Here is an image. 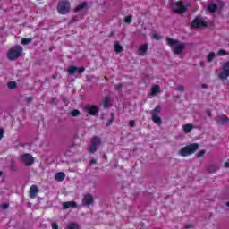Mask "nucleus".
I'll return each mask as SVG.
<instances>
[{
	"instance_id": "obj_33",
	"label": "nucleus",
	"mask_w": 229,
	"mask_h": 229,
	"mask_svg": "<svg viewBox=\"0 0 229 229\" xmlns=\"http://www.w3.org/2000/svg\"><path fill=\"white\" fill-rule=\"evenodd\" d=\"M131 21H132L131 16H126V17L124 18V22H125L126 24H131Z\"/></svg>"
},
{
	"instance_id": "obj_47",
	"label": "nucleus",
	"mask_w": 229,
	"mask_h": 229,
	"mask_svg": "<svg viewBox=\"0 0 229 229\" xmlns=\"http://www.w3.org/2000/svg\"><path fill=\"white\" fill-rule=\"evenodd\" d=\"M96 159H91L90 161H89V164H96Z\"/></svg>"
},
{
	"instance_id": "obj_10",
	"label": "nucleus",
	"mask_w": 229,
	"mask_h": 229,
	"mask_svg": "<svg viewBox=\"0 0 229 229\" xmlns=\"http://www.w3.org/2000/svg\"><path fill=\"white\" fill-rule=\"evenodd\" d=\"M85 110L89 115H93V117H96L99 114V106L96 105L88 106L85 107Z\"/></svg>"
},
{
	"instance_id": "obj_50",
	"label": "nucleus",
	"mask_w": 229,
	"mask_h": 229,
	"mask_svg": "<svg viewBox=\"0 0 229 229\" xmlns=\"http://www.w3.org/2000/svg\"><path fill=\"white\" fill-rule=\"evenodd\" d=\"M208 86L207 84H202V89H207Z\"/></svg>"
},
{
	"instance_id": "obj_7",
	"label": "nucleus",
	"mask_w": 229,
	"mask_h": 229,
	"mask_svg": "<svg viewBox=\"0 0 229 229\" xmlns=\"http://www.w3.org/2000/svg\"><path fill=\"white\" fill-rule=\"evenodd\" d=\"M208 23L207 21H203L199 17H196L192 21H191V28L198 29V28H207Z\"/></svg>"
},
{
	"instance_id": "obj_40",
	"label": "nucleus",
	"mask_w": 229,
	"mask_h": 229,
	"mask_svg": "<svg viewBox=\"0 0 229 229\" xmlns=\"http://www.w3.org/2000/svg\"><path fill=\"white\" fill-rule=\"evenodd\" d=\"M25 100H26L27 103H31V101H33V98H31V97H27V98H25Z\"/></svg>"
},
{
	"instance_id": "obj_5",
	"label": "nucleus",
	"mask_w": 229,
	"mask_h": 229,
	"mask_svg": "<svg viewBox=\"0 0 229 229\" xmlns=\"http://www.w3.org/2000/svg\"><path fill=\"white\" fill-rule=\"evenodd\" d=\"M57 12L61 15H67L71 12V3L68 0H60L57 4Z\"/></svg>"
},
{
	"instance_id": "obj_49",
	"label": "nucleus",
	"mask_w": 229,
	"mask_h": 229,
	"mask_svg": "<svg viewBox=\"0 0 229 229\" xmlns=\"http://www.w3.org/2000/svg\"><path fill=\"white\" fill-rule=\"evenodd\" d=\"M225 167H226V168L229 167V163H228V162H225Z\"/></svg>"
},
{
	"instance_id": "obj_28",
	"label": "nucleus",
	"mask_w": 229,
	"mask_h": 229,
	"mask_svg": "<svg viewBox=\"0 0 229 229\" xmlns=\"http://www.w3.org/2000/svg\"><path fill=\"white\" fill-rule=\"evenodd\" d=\"M30 42H31V38H24L21 39V44L23 46H28V44H30Z\"/></svg>"
},
{
	"instance_id": "obj_27",
	"label": "nucleus",
	"mask_w": 229,
	"mask_h": 229,
	"mask_svg": "<svg viewBox=\"0 0 229 229\" xmlns=\"http://www.w3.org/2000/svg\"><path fill=\"white\" fill-rule=\"evenodd\" d=\"M158 114H160V106H157L152 111V115H158Z\"/></svg>"
},
{
	"instance_id": "obj_31",
	"label": "nucleus",
	"mask_w": 229,
	"mask_h": 229,
	"mask_svg": "<svg viewBox=\"0 0 229 229\" xmlns=\"http://www.w3.org/2000/svg\"><path fill=\"white\" fill-rule=\"evenodd\" d=\"M71 115L72 117H78V115H80V110L74 109L71 112Z\"/></svg>"
},
{
	"instance_id": "obj_23",
	"label": "nucleus",
	"mask_w": 229,
	"mask_h": 229,
	"mask_svg": "<svg viewBox=\"0 0 229 229\" xmlns=\"http://www.w3.org/2000/svg\"><path fill=\"white\" fill-rule=\"evenodd\" d=\"M192 128H193L192 124L188 123L184 125L183 130L185 133H191L192 131Z\"/></svg>"
},
{
	"instance_id": "obj_48",
	"label": "nucleus",
	"mask_w": 229,
	"mask_h": 229,
	"mask_svg": "<svg viewBox=\"0 0 229 229\" xmlns=\"http://www.w3.org/2000/svg\"><path fill=\"white\" fill-rule=\"evenodd\" d=\"M192 228V225H188L185 226V229Z\"/></svg>"
},
{
	"instance_id": "obj_1",
	"label": "nucleus",
	"mask_w": 229,
	"mask_h": 229,
	"mask_svg": "<svg viewBox=\"0 0 229 229\" xmlns=\"http://www.w3.org/2000/svg\"><path fill=\"white\" fill-rule=\"evenodd\" d=\"M22 51H24V48L22 47V46L15 45L8 50L7 58L11 62L18 60V58H21V56H22Z\"/></svg>"
},
{
	"instance_id": "obj_16",
	"label": "nucleus",
	"mask_w": 229,
	"mask_h": 229,
	"mask_svg": "<svg viewBox=\"0 0 229 229\" xmlns=\"http://www.w3.org/2000/svg\"><path fill=\"white\" fill-rule=\"evenodd\" d=\"M65 180V173L58 172L55 174V181L56 182H64Z\"/></svg>"
},
{
	"instance_id": "obj_45",
	"label": "nucleus",
	"mask_w": 229,
	"mask_h": 229,
	"mask_svg": "<svg viewBox=\"0 0 229 229\" xmlns=\"http://www.w3.org/2000/svg\"><path fill=\"white\" fill-rule=\"evenodd\" d=\"M110 119L112 120V121H114L115 120V115L114 114V113H111L110 114Z\"/></svg>"
},
{
	"instance_id": "obj_41",
	"label": "nucleus",
	"mask_w": 229,
	"mask_h": 229,
	"mask_svg": "<svg viewBox=\"0 0 229 229\" xmlns=\"http://www.w3.org/2000/svg\"><path fill=\"white\" fill-rule=\"evenodd\" d=\"M4 136V130L0 129V140L1 139H3Z\"/></svg>"
},
{
	"instance_id": "obj_17",
	"label": "nucleus",
	"mask_w": 229,
	"mask_h": 229,
	"mask_svg": "<svg viewBox=\"0 0 229 229\" xmlns=\"http://www.w3.org/2000/svg\"><path fill=\"white\" fill-rule=\"evenodd\" d=\"M152 121L158 126H160V124H162V118H160V116H158V114H152Z\"/></svg>"
},
{
	"instance_id": "obj_43",
	"label": "nucleus",
	"mask_w": 229,
	"mask_h": 229,
	"mask_svg": "<svg viewBox=\"0 0 229 229\" xmlns=\"http://www.w3.org/2000/svg\"><path fill=\"white\" fill-rule=\"evenodd\" d=\"M52 229H58V224L53 223L52 224Z\"/></svg>"
},
{
	"instance_id": "obj_18",
	"label": "nucleus",
	"mask_w": 229,
	"mask_h": 229,
	"mask_svg": "<svg viewBox=\"0 0 229 229\" xmlns=\"http://www.w3.org/2000/svg\"><path fill=\"white\" fill-rule=\"evenodd\" d=\"M217 8H218L217 4H216L214 3H210L208 5V12H210V13H214L217 10Z\"/></svg>"
},
{
	"instance_id": "obj_14",
	"label": "nucleus",
	"mask_w": 229,
	"mask_h": 229,
	"mask_svg": "<svg viewBox=\"0 0 229 229\" xmlns=\"http://www.w3.org/2000/svg\"><path fill=\"white\" fill-rule=\"evenodd\" d=\"M77 204L74 201H67L63 203V208H64V210H67V208H76Z\"/></svg>"
},
{
	"instance_id": "obj_6",
	"label": "nucleus",
	"mask_w": 229,
	"mask_h": 229,
	"mask_svg": "<svg viewBox=\"0 0 229 229\" xmlns=\"http://www.w3.org/2000/svg\"><path fill=\"white\" fill-rule=\"evenodd\" d=\"M21 160L22 162V164H24V165H26V167H30V165H33V156H31V154H23L22 156H21Z\"/></svg>"
},
{
	"instance_id": "obj_53",
	"label": "nucleus",
	"mask_w": 229,
	"mask_h": 229,
	"mask_svg": "<svg viewBox=\"0 0 229 229\" xmlns=\"http://www.w3.org/2000/svg\"><path fill=\"white\" fill-rule=\"evenodd\" d=\"M199 1H201V0H199Z\"/></svg>"
},
{
	"instance_id": "obj_8",
	"label": "nucleus",
	"mask_w": 229,
	"mask_h": 229,
	"mask_svg": "<svg viewBox=\"0 0 229 229\" xmlns=\"http://www.w3.org/2000/svg\"><path fill=\"white\" fill-rule=\"evenodd\" d=\"M229 77V61L224 64L222 72L218 74L219 80H226Z\"/></svg>"
},
{
	"instance_id": "obj_26",
	"label": "nucleus",
	"mask_w": 229,
	"mask_h": 229,
	"mask_svg": "<svg viewBox=\"0 0 229 229\" xmlns=\"http://www.w3.org/2000/svg\"><path fill=\"white\" fill-rule=\"evenodd\" d=\"M216 58V53L210 52L208 55V62H212Z\"/></svg>"
},
{
	"instance_id": "obj_52",
	"label": "nucleus",
	"mask_w": 229,
	"mask_h": 229,
	"mask_svg": "<svg viewBox=\"0 0 229 229\" xmlns=\"http://www.w3.org/2000/svg\"><path fill=\"white\" fill-rule=\"evenodd\" d=\"M226 205H227V207H229V201H228V202H226Z\"/></svg>"
},
{
	"instance_id": "obj_22",
	"label": "nucleus",
	"mask_w": 229,
	"mask_h": 229,
	"mask_svg": "<svg viewBox=\"0 0 229 229\" xmlns=\"http://www.w3.org/2000/svg\"><path fill=\"white\" fill-rule=\"evenodd\" d=\"M87 2H83L81 4L78 5L75 9L74 12L78 13V12H81V10H85V8H87Z\"/></svg>"
},
{
	"instance_id": "obj_30",
	"label": "nucleus",
	"mask_w": 229,
	"mask_h": 229,
	"mask_svg": "<svg viewBox=\"0 0 229 229\" xmlns=\"http://www.w3.org/2000/svg\"><path fill=\"white\" fill-rule=\"evenodd\" d=\"M10 169L13 172L17 171V165H15V161L11 160Z\"/></svg>"
},
{
	"instance_id": "obj_25",
	"label": "nucleus",
	"mask_w": 229,
	"mask_h": 229,
	"mask_svg": "<svg viewBox=\"0 0 229 229\" xmlns=\"http://www.w3.org/2000/svg\"><path fill=\"white\" fill-rule=\"evenodd\" d=\"M66 229H80V225L75 223H70L67 225Z\"/></svg>"
},
{
	"instance_id": "obj_12",
	"label": "nucleus",
	"mask_w": 229,
	"mask_h": 229,
	"mask_svg": "<svg viewBox=\"0 0 229 229\" xmlns=\"http://www.w3.org/2000/svg\"><path fill=\"white\" fill-rule=\"evenodd\" d=\"M215 121L217 123V124H226V123H229V118L225 114H221L216 116Z\"/></svg>"
},
{
	"instance_id": "obj_24",
	"label": "nucleus",
	"mask_w": 229,
	"mask_h": 229,
	"mask_svg": "<svg viewBox=\"0 0 229 229\" xmlns=\"http://www.w3.org/2000/svg\"><path fill=\"white\" fill-rule=\"evenodd\" d=\"M7 87L8 89H10L11 90H14V89H17V82L15 81H9L7 83Z\"/></svg>"
},
{
	"instance_id": "obj_20",
	"label": "nucleus",
	"mask_w": 229,
	"mask_h": 229,
	"mask_svg": "<svg viewBox=\"0 0 229 229\" xmlns=\"http://www.w3.org/2000/svg\"><path fill=\"white\" fill-rule=\"evenodd\" d=\"M91 144H93V146H99L101 144V138H99V136H94L91 140Z\"/></svg>"
},
{
	"instance_id": "obj_3",
	"label": "nucleus",
	"mask_w": 229,
	"mask_h": 229,
	"mask_svg": "<svg viewBox=\"0 0 229 229\" xmlns=\"http://www.w3.org/2000/svg\"><path fill=\"white\" fill-rule=\"evenodd\" d=\"M170 6L172 8V12H174V13H177L178 15H183V13H186V12L189 10L187 5H183L182 0H179L175 3L172 2Z\"/></svg>"
},
{
	"instance_id": "obj_36",
	"label": "nucleus",
	"mask_w": 229,
	"mask_h": 229,
	"mask_svg": "<svg viewBox=\"0 0 229 229\" xmlns=\"http://www.w3.org/2000/svg\"><path fill=\"white\" fill-rule=\"evenodd\" d=\"M122 89H123L122 83L114 85V90H121Z\"/></svg>"
},
{
	"instance_id": "obj_37",
	"label": "nucleus",
	"mask_w": 229,
	"mask_h": 229,
	"mask_svg": "<svg viewBox=\"0 0 229 229\" xmlns=\"http://www.w3.org/2000/svg\"><path fill=\"white\" fill-rule=\"evenodd\" d=\"M205 150H200L199 153L197 154L198 158H201V157H204Z\"/></svg>"
},
{
	"instance_id": "obj_39",
	"label": "nucleus",
	"mask_w": 229,
	"mask_h": 229,
	"mask_svg": "<svg viewBox=\"0 0 229 229\" xmlns=\"http://www.w3.org/2000/svg\"><path fill=\"white\" fill-rule=\"evenodd\" d=\"M152 37L155 40H160V36L158 34H153Z\"/></svg>"
},
{
	"instance_id": "obj_4",
	"label": "nucleus",
	"mask_w": 229,
	"mask_h": 229,
	"mask_svg": "<svg viewBox=\"0 0 229 229\" xmlns=\"http://www.w3.org/2000/svg\"><path fill=\"white\" fill-rule=\"evenodd\" d=\"M198 149H199V145L198 143H191L181 148L179 155H181V157H189V155H192V153H196Z\"/></svg>"
},
{
	"instance_id": "obj_9",
	"label": "nucleus",
	"mask_w": 229,
	"mask_h": 229,
	"mask_svg": "<svg viewBox=\"0 0 229 229\" xmlns=\"http://www.w3.org/2000/svg\"><path fill=\"white\" fill-rule=\"evenodd\" d=\"M67 72L71 76H74V72H78V74H83V72H85V67L71 65L68 67Z\"/></svg>"
},
{
	"instance_id": "obj_19",
	"label": "nucleus",
	"mask_w": 229,
	"mask_h": 229,
	"mask_svg": "<svg viewBox=\"0 0 229 229\" xmlns=\"http://www.w3.org/2000/svg\"><path fill=\"white\" fill-rule=\"evenodd\" d=\"M158 92H160V86L158 84H155L154 86H152V89H151L152 96H157Z\"/></svg>"
},
{
	"instance_id": "obj_21",
	"label": "nucleus",
	"mask_w": 229,
	"mask_h": 229,
	"mask_svg": "<svg viewBox=\"0 0 229 229\" xmlns=\"http://www.w3.org/2000/svg\"><path fill=\"white\" fill-rule=\"evenodd\" d=\"M114 51L115 53H123L124 51V47L119 44V42L114 43Z\"/></svg>"
},
{
	"instance_id": "obj_29",
	"label": "nucleus",
	"mask_w": 229,
	"mask_h": 229,
	"mask_svg": "<svg viewBox=\"0 0 229 229\" xmlns=\"http://www.w3.org/2000/svg\"><path fill=\"white\" fill-rule=\"evenodd\" d=\"M110 105V97H106L104 99V106L105 108H108V106Z\"/></svg>"
},
{
	"instance_id": "obj_2",
	"label": "nucleus",
	"mask_w": 229,
	"mask_h": 229,
	"mask_svg": "<svg viewBox=\"0 0 229 229\" xmlns=\"http://www.w3.org/2000/svg\"><path fill=\"white\" fill-rule=\"evenodd\" d=\"M166 41L168 46H170V47H173V46H175L173 48L174 55H182V53H183V49H185V43H180V41L176 39H173L171 38H166Z\"/></svg>"
},
{
	"instance_id": "obj_44",
	"label": "nucleus",
	"mask_w": 229,
	"mask_h": 229,
	"mask_svg": "<svg viewBox=\"0 0 229 229\" xmlns=\"http://www.w3.org/2000/svg\"><path fill=\"white\" fill-rule=\"evenodd\" d=\"M112 123H114V120L109 119L106 123V126H111Z\"/></svg>"
},
{
	"instance_id": "obj_35",
	"label": "nucleus",
	"mask_w": 229,
	"mask_h": 229,
	"mask_svg": "<svg viewBox=\"0 0 229 229\" xmlns=\"http://www.w3.org/2000/svg\"><path fill=\"white\" fill-rule=\"evenodd\" d=\"M176 90H178L179 92H185V88L182 85H179L177 88H176Z\"/></svg>"
},
{
	"instance_id": "obj_46",
	"label": "nucleus",
	"mask_w": 229,
	"mask_h": 229,
	"mask_svg": "<svg viewBox=\"0 0 229 229\" xmlns=\"http://www.w3.org/2000/svg\"><path fill=\"white\" fill-rule=\"evenodd\" d=\"M208 117H212V112L211 111H207Z\"/></svg>"
},
{
	"instance_id": "obj_11",
	"label": "nucleus",
	"mask_w": 229,
	"mask_h": 229,
	"mask_svg": "<svg viewBox=\"0 0 229 229\" xmlns=\"http://www.w3.org/2000/svg\"><path fill=\"white\" fill-rule=\"evenodd\" d=\"M90 205H94V197H92V194L88 193L82 199V206L90 207Z\"/></svg>"
},
{
	"instance_id": "obj_34",
	"label": "nucleus",
	"mask_w": 229,
	"mask_h": 229,
	"mask_svg": "<svg viewBox=\"0 0 229 229\" xmlns=\"http://www.w3.org/2000/svg\"><path fill=\"white\" fill-rule=\"evenodd\" d=\"M217 55H218V56H225V55H226V51L220 49V50H218Z\"/></svg>"
},
{
	"instance_id": "obj_51",
	"label": "nucleus",
	"mask_w": 229,
	"mask_h": 229,
	"mask_svg": "<svg viewBox=\"0 0 229 229\" xmlns=\"http://www.w3.org/2000/svg\"><path fill=\"white\" fill-rule=\"evenodd\" d=\"M3 176V172L2 171H0V177H2Z\"/></svg>"
},
{
	"instance_id": "obj_32",
	"label": "nucleus",
	"mask_w": 229,
	"mask_h": 229,
	"mask_svg": "<svg viewBox=\"0 0 229 229\" xmlns=\"http://www.w3.org/2000/svg\"><path fill=\"white\" fill-rule=\"evenodd\" d=\"M89 151L90 153H94L95 151H98V147H97L96 145H93V144L91 143V146L89 147Z\"/></svg>"
},
{
	"instance_id": "obj_15",
	"label": "nucleus",
	"mask_w": 229,
	"mask_h": 229,
	"mask_svg": "<svg viewBox=\"0 0 229 229\" xmlns=\"http://www.w3.org/2000/svg\"><path fill=\"white\" fill-rule=\"evenodd\" d=\"M148 44H143L139 47V55L140 56H144V55H146V53H148Z\"/></svg>"
},
{
	"instance_id": "obj_38",
	"label": "nucleus",
	"mask_w": 229,
	"mask_h": 229,
	"mask_svg": "<svg viewBox=\"0 0 229 229\" xmlns=\"http://www.w3.org/2000/svg\"><path fill=\"white\" fill-rule=\"evenodd\" d=\"M129 125L131 126V128H135V120L129 121Z\"/></svg>"
},
{
	"instance_id": "obj_13",
	"label": "nucleus",
	"mask_w": 229,
	"mask_h": 229,
	"mask_svg": "<svg viewBox=\"0 0 229 229\" xmlns=\"http://www.w3.org/2000/svg\"><path fill=\"white\" fill-rule=\"evenodd\" d=\"M38 192H39L38 187H37V185L35 184L31 185L30 188V197L31 198V199H34V198H37Z\"/></svg>"
},
{
	"instance_id": "obj_42",
	"label": "nucleus",
	"mask_w": 229,
	"mask_h": 229,
	"mask_svg": "<svg viewBox=\"0 0 229 229\" xmlns=\"http://www.w3.org/2000/svg\"><path fill=\"white\" fill-rule=\"evenodd\" d=\"M8 207H9L8 203H4V204H2V208H3L4 210H5V208H8Z\"/></svg>"
}]
</instances>
